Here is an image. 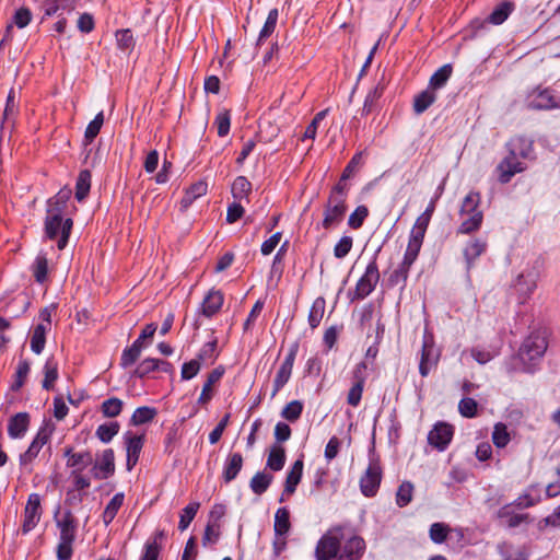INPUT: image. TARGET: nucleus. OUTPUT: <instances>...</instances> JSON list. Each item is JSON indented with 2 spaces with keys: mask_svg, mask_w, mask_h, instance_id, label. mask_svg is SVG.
Segmentation results:
<instances>
[{
  "mask_svg": "<svg viewBox=\"0 0 560 560\" xmlns=\"http://www.w3.org/2000/svg\"><path fill=\"white\" fill-rule=\"evenodd\" d=\"M59 529V542L56 555L58 560H70L73 555V542L77 536V522L70 510L61 518L56 520Z\"/></svg>",
  "mask_w": 560,
  "mask_h": 560,
  "instance_id": "1",
  "label": "nucleus"
},
{
  "mask_svg": "<svg viewBox=\"0 0 560 560\" xmlns=\"http://www.w3.org/2000/svg\"><path fill=\"white\" fill-rule=\"evenodd\" d=\"M481 196L477 191H470L463 200L460 214L466 217L458 226L457 233L470 234L478 231L483 221V213L479 209Z\"/></svg>",
  "mask_w": 560,
  "mask_h": 560,
  "instance_id": "2",
  "label": "nucleus"
},
{
  "mask_svg": "<svg viewBox=\"0 0 560 560\" xmlns=\"http://www.w3.org/2000/svg\"><path fill=\"white\" fill-rule=\"evenodd\" d=\"M73 221L70 218L63 219V217H57L46 213L44 221L45 236L48 240H56L57 247L62 250L69 241Z\"/></svg>",
  "mask_w": 560,
  "mask_h": 560,
  "instance_id": "3",
  "label": "nucleus"
},
{
  "mask_svg": "<svg viewBox=\"0 0 560 560\" xmlns=\"http://www.w3.org/2000/svg\"><path fill=\"white\" fill-rule=\"evenodd\" d=\"M342 540L343 532L341 527L328 529L317 541L315 548L316 560H338L340 542Z\"/></svg>",
  "mask_w": 560,
  "mask_h": 560,
  "instance_id": "4",
  "label": "nucleus"
},
{
  "mask_svg": "<svg viewBox=\"0 0 560 560\" xmlns=\"http://www.w3.org/2000/svg\"><path fill=\"white\" fill-rule=\"evenodd\" d=\"M548 348L546 331H533L522 343L520 358L524 364L533 365L540 360Z\"/></svg>",
  "mask_w": 560,
  "mask_h": 560,
  "instance_id": "5",
  "label": "nucleus"
},
{
  "mask_svg": "<svg viewBox=\"0 0 560 560\" xmlns=\"http://www.w3.org/2000/svg\"><path fill=\"white\" fill-rule=\"evenodd\" d=\"M527 100V107L533 110L560 109V93L551 88L537 86Z\"/></svg>",
  "mask_w": 560,
  "mask_h": 560,
  "instance_id": "6",
  "label": "nucleus"
},
{
  "mask_svg": "<svg viewBox=\"0 0 560 560\" xmlns=\"http://www.w3.org/2000/svg\"><path fill=\"white\" fill-rule=\"evenodd\" d=\"M383 479V469L378 458L371 457L369 466L360 478V490L366 498L376 495Z\"/></svg>",
  "mask_w": 560,
  "mask_h": 560,
  "instance_id": "7",
  "label": "nucleus"
},
{
  "mask_svg": "<svg viewBox=\"0 0 560 560\" xmlns=\"http://www.w3.org/2000/svg\"><path fill=\"white\" fill-rule=\"evenodd\" d=\"M380 271L376 262V256L368 264L364 273L358 280L354 289L353 300H363L370 295L380 281Z\"/></svg>",
  "mask_w": 560,
  "mask_h": 560,
  "instance_id": "8",
  "label": "nucleus"
},
{
  "mask_svg": "<svg viewBox=\"0 0 560 560\" xmlns=\"http://www.w3.org/2000/svg\"><path fill=\"white\" fill-rule=\"evenodd\" d=\"M298 351H299V343L298 342L292 343L291 347L289 348V351H288L283 362L281 363V365L275 376L272 393H271L272 398L289 382L291 374H292L293 364H294Z\"/></svg>",
  "mask_w": 560,
  "mask_h": 560,
  "instance_id": "9",
  "label": "nucleus"
},
{
  "mask_svg": "<svg viewBox=\"0 0 560 560\" xmlns=\"http://www.w3.org/2000/svg\"><path fill=\"white\" fill-rule=\"evenodd\" d=\"M440 359V351L435 348L432 337H424L421 348L419 373L425 377L436 368Z\"/></svg>",
  "mask_w": 560,
  "mask_h": 560,
  "instance_id": "10",
  "label": "nucleus"
},
{
  "mask_svg": "<svg viewBox=\"0 0 560 560\" xmlns=\"http://www.w3.org/2000/svg\"><path fill=\"white\" fill-rule=\"evenodd\" d=\"M42 516L40 509V495L38 493H32L28 495L25 509L24 518L22 524L23 534H27L33 530L38 524Z\"/></svg>",
  "mask_w": 560,
  "mask_h": 560,
  "instance_id": "11",
  "label": "nucleus"
},
{
  "mask_svg": "<svg viewBox=\"0 0 560 560\" xmlns=\"http://www.w3.org/2000/svg\"><path fill=\"white\" fill-rule=\"evenodd\" d=\"M454 435V427L446 422H438L428 434L430 445L439 451H444Z\"/></svg>",
  "mask_w": 560,
  "mask_h": 560,
  "instance_id": "12",
  "label": "nucleus"
},
{
  "mask_svg": "<svg viewBox=\"0 0 560 560\" xmlns=\"http://www.w3.org/2000/svg\"><path fill=\"white\" fill-rule=\"evenodd\" d=\"M92 475L97 480H104L115 474V454L112 448H106L98 455L92 469Z\"/></svg>",
  "mask_w": 560,
  "mask_h": 560,
  "instance_id": "13",
  "label": "nucleus"
},
{
  "mask_svg": "<svg viewBox=\"0 0 560 560\" xmlns=\"http://www.w3.org/2000/svg\"><path fill=\"white\" fill-rule=\"evenodd\" d=\"M525 170V163L508 152V155L497 166L498 180L501 184H508L515 174L522 173Z\"/></svg>",
  "mask_w": 560,
  "mask_h": 560,
  "instance_id": "14",
  "label": "nucleus"
},
{
  "mask_svg": "<svg viewBox=\"0 0 560 560\" xmlns=\"http://www.w3.org/2000/svg\"><path fill=\"white\" fill-rule=\"evenodd\" d=\"M538 273L535 271L522 272L514 281V289L518 294V302L525 303L537 288Z\"/></svg>",
  "mask_w": 560,
  "mask_h": 560,
  "instance_id": "15",
  "label": "nucleus"
},
{
  "mask_svg": "<svg viewBox=\"0 0 560 560\" xmlns=\"http://www.w3.org/2000/svg\"><path fill=\"white\" fill-rule=\"evenodd\" d=\"M419 253L420 252L407 246L402 261L400 262L398 268L395 269L389 276L388 281L392 285H396L400 282L405 283L407 281L409 270H410L412 264L418 258Z\"/></svg>",
  "mask_w": 560,
  "mask_h": 560,
  "instance_id": "16",
  "label": "nucleus"
},
{
  "mask_svg": "<svg viewBox=\"0 0 560 560\" xmlns=\"http://www.w3.org/2000/svg\"><path fill=\"white\" fill-rule=\"evenodd\" d=\"M365 550V541L359 536H351L342 544L340 542V551L338 560H359Z\"/></svg>",
  "mask_w": 560,
  "mask_h": 560,
  "instance_id": "17",
  "label": "nucleus"
},
{
  "mask_svg": "<svg viewBox=\"0 0 560 560\" xmlns=\"http://www.w3.org/2000/svg\"><path fill=\"white\" fill-rule=\"evenodd\" d=\"M431 218L424 212L417 218L409 235L408 247L420 252Z\"/></svg>",
  "mask_w": 560,
  "mask_h": 560,
  "instance_id": "18",
  "label": "nucleus"
},
{
  "mask_svg": "<svg viewBox=\"0 0 560 560\" xmlns=\"http://www.w3.org/2000/svg\"><path fill=\"white\" fill-rule=\"evenodd\" d=\"M431 218L424 212L417 218L409 235L408 247L420 252Z\"/></svg>",
  "mask_w": 560,
  "mask_h": 560,
  "instance_id": "19",
  "label": "nucleus"
},
{
  "mask_svg": "<svg viewBox=\"0 0 560 560\" xmlns=\"http://www.w3.org/2000/svg\"><path fill=\"white\" fill-rule=\"evenodd\" d=\"M508 152L514 156L522 159H534V143L533 140L524 136L513 137L506 143Z\"/></svg>",
  "mask_w": 560,
  "mask_h": 560,
  "instance_id": "20",
  "label": "nucleus"
},
{
  "mask_svg": "<svg viewBox=\"0 0 560 560\" xmlns=\"http://www.w3.org/2000/svg\"><path fill=\"white\" fill-rule=\"evenodd\" d=\"M71 195L72 190L70 188H61L54 197L48 199L46 212L48 214L63 217Z\"/></svg>",
  "mask_w": 560,
  "mask_h": 560,
  "instance_id": "21",
  "label": "nucleus"
},
{
  "mask_svg": "<svg viewBox=\"0 0 560 560\" xmlns=\"http://www.w3.org/2000/svg\"><path fill=\"white\" fill-rule=\"evenodd\" d=\"M143 447V435L126 434L127 469L131 470L138 463Z\"/></svg>",
  "mask_w": 560,
  "mask_h": 560,
  "instance_id": "22",
  "label": "nucleus"
},
{
  "mask_svg": "<svg viewBox=\"0 0 560 560\" xmlns=\"http://www.w3.org/2000/svg\"><path fill=\"white\" fill-rule=\"evenodd\" d=\"M244 458L241 453H231L228 455L223 470L222 479L225 483L233 481L243 468Z\"/></svg>",
  "mask_w": 560,
  "mask_h": 560,
  "instance_id": "23",
  "label": "nucleus"
},
{
  "mask_svg": "<svg viewBox=\"0 0 560 560\" xmlns=\"http://www.w3.org/2000/svg\"><path fill=\"white\" fill-rule=\"evenodd\" d=\"M224 295L220 290H210L201 303V314L208 318L215 315L222 307Z\"/></svg>",
  "mask_w": 560,
  "mask_h": 560,
  "instance_id": "24",
  "label": "nucleus"
},
{
  "mask_svg": "<svg viewBox=\"0 0 560 560\" xmlns=\"http://www.w3.org/2000/svg\"><path fill=\"white\" fill-rule=\"evenodd\" d=\"M165 538L163 529L156 530L144 544L143 553L140 560H158Z\"/></svg>",
  "mask_w": 560,
  "mask_h": 560,
  "instance_id": "25",
  "label": "nucleus"
},
{
  "mask_svg": "<svg viewBox=\"0 0 560 560\" xmlns=\"http://www.w3.org/2000/svg\"><path fill=\"white\" fill-rule=\"evenodd\" d=\"M304 463L303 459H296L291 466L284 482L283 494L292 495L298 485L300 483L303 475Z\"/></svg>",
  "mask_w": 560,
  "mask_h": 560,
  "instance_id": "26",
  "label": "nucleus"
},
{
  "mask_svg": "<svg viewBox=\"0 0 560 560\" xmlns=\"http://www.w3.org/2000/svg\"><path fill=\"white\" fill-rule=\"evenodd\" d=\"M49 441V433L46 429H40L26 450L24 454L21 455L20 460L21 464H27L32 462L39 453L42 447Z\"/></svg>",
  "mask_w": 560,
  "mask_h": 560,
  "instance_id": "27",
  "label": "nucleus"
},
{
  "mask_svg": "<svg viewBox=\"0 0 560 560\" xmlns=\"http://www.w3.org/2000/svg\"><path fill=\"white\" fill-rule=\"evenodd\" d=\"M487 249V243L480 238L470 240L463 249L467 269L469 270L474 261L481 256Z\"/></svg>",
  "mask_w": 560,
  "mask_h": 560,
  "instance_id": "28",
  "label": "nucleus"
},
{
  "mask_svg": "<svg viewBox=\"0 0 560 560\" xmlns=\"http://www.w3.org/2000/svg\"><path fill=\"white\" fill-rule=\"evenodd\" d=\"M223 366H218L209 373L207 381L202 386L201 394L198 398V404L207 405L212 399V386L220 381V378L223 376Z\"/></svg>",
  "mask_w": 560,
  "mask_h": 560,
  "instance_id": "29",
  "label": "nucleus"
},
{
  "mask_svg": "<svg viewBox=\"0 0 560 560\" xmlns=\"http://www.w3.org/2000/svg\"><path fill=\"white\" fill-rule=\"evenodd\" d=\"M30 416L26 412H19L13 416L8 424V433L12 439L22 438L27 431Z\"/></svg>",
  "mask_w": 560,
  "mask_h": 560,
  "instance_id": "30",
  "label": "nucleus"
},
{
  "mask_svg": "<svg viewBox=\"0 0 560 560\" xmlns=\"http://www.w3.org/2000/svg\"><path fill=\"white\" fill-rule=\"evenodd\" d=\"M497 517L503 520L510 528L517 527L522 523H528L530 521L528 514L514 513L510 504L502 506L498 511Z\"/></svg>",
  "mask_w": 560,
  "mask_h": 560,
  "instance_id": "31",
  "label": "nucleus"
},
{
  "mask_svg": "<svg viewBox=\"0 0 560 560\" xmlns=\"http://www.w3.org/2000/svg\"><path fill=\"white\" fill-rule=\"evenodd\" d=\"M515 5L512 1H502L499 3L491 14L488 16V22L493 25H500L508 20L513 12Z\"/></svg>",
  "mask_w": 560,
  "mask_h": 560,
  "instance_id": "32",
  "label": "nucleus"
},
{
  "mask_svg": "<svg viewBox=\"0 0 560 560\" xmlns=\"http://www.w3.org/2000/svg\"><path fill=\"white\" fill-rule=\"evenodd\" d=\"M347 212V209H342L339 207H324V219L322 225L325 230H329L336 225H338L342 220Z\"/></svg>",
  "mask_w": 560,
  "mask_h": 560,
  "instance_id": "33",
  "label": "nucleus"
},
{
  "mask_svg": "<svg viewBox=\"0 0 560 560\" xmlns=\"http://www.w3.org/2000/svg\"><path fill=\"white\" fill-rule=\"evenodd\" d=\"M73 8L74 0H43L42 4L44 16L55 15L60 10L70 12Z\"/></svg>",
  "mask_w": 560,
  "mask_h": 560,
  "instance_id": "34",
  "label": "nucleus"
},
{
  "mask_svg": "<svg viewBox=\"0 0 560 560\" xmlns=\"http://www.w3.org/2000/svg\"><path fill=\"white\" fill-rule=\"evenodd\" d=\"M272 480L273 476L271 474L266 471H258L250 479L249 488L255 494L261 495L268 490Z\"/></svg>",
  "mask_w": 560,
  "mask_h": 560,
  "instance_id": "35",
  "label": "nucleus"
},
{
  "mask_svg": "<svg viewBox=\"0 0 560 560\" xmlns=\"http://www.w3.org/2000/svg\"><path fill=\"white\" fill-rule=\"evenodd\" d=\"M207 184L205 182H198L192 184L180 200L182 210H186L197 198L206 195Z\"/></svg>",
  "mask_w": 560,
  "mask_h": 560,
  "instance_id": "36",
  "label": "nucleus"
},
{
  "mask_svg": "<svg viewBox=\"0 0 560 560\" xmlns=\"http://www.w3.org/2000/svg\"><path fill=\"white\" fill-rule=\"evenodd\" d=\"M124 499H125L124 493L122 492H118L107 503V505H106V508H105V510H104V512L102 514L103 523L106 526H108L114 521V518L116 517L119 509L121 508V505L124 503Z\"/></svg>",
  "mask_w": 560,
  "mask_h": 560,
  "instance_id": "37",
  "label": "nucleus"
},
{
  "mask_svg": "<svg viewBox=\"0 0 560 560\" xmlns=\"http://www.w3.org/2000/svg\"><path fill=\"white\" fill-rule=\"evenodd\" d=\"M291 528L290 512L287 508H279L275 514L273 529L277 536H285Z\"/></svg>",
  "mask_w": 560,
  "mask_h": 560,
  "instance_id": "38",
  "label": "nucleus"
},
{
  "mask_svg": "<svg viewBox=\"0 0 560 560\" xmlns=\"http://www.w3.org/2000/svg\"><path fill=\"white\" fill-rule=\"evenodd\" d=\"M285 464V451L280 445H272L270 447L268 458H267V467L273 471H279L283 468Z\"/></svg>",
  "mask_w": 560,
  "mask_h": 560,
  "instance_id": "39",
  "label": "nucleus"
},
{
  "mask_svg": "<svg viewBox=\"0 0 560 560\" xmlns=\"http://www.w3.org/2000/svg\"><path fill=\"white\" fill-rule=\"evenodd\" d=\"M326 308V301L324 298L319 296L314 300L310 313H308V325L311 328H316L319 326Z\"/></svg>",
  "mask_w": 560,
  "mask_h": 560,
  "instance_id": "40",
  "label": "nucleus"
},
{
  "mask_svg": "<svg viewBox=\"0 0 560 560\" xmlns=\"http://www.w3.org/2000/svg\"><path fill=\"white\" fill-rule=\"evenodd\" d=\"M48 330V325L38 324L35 326L31 337V349L34 353L39 354L44 350L46 343V332Z\"/></svg>",
  "mask_w": 560,
  "mask_h": 560,
  "instance_id": "41",
  "label": "nucleus"
},
{
  "mask_svg": "<svg viewBox=\"0 0 560 560\" xmlns=\"http://www.w3.org/2000/svg\"><path fill=\"white\" fill-rule=\"evenodd\" d=\"M218 340L217 339H213L207 343H205L202 346V348L200 349V351L198 352L197 354V360H199V362L201 364H205V365H211L214 363V361L217 360L218 358Z\"/></svg>",
  "mask_w": 560,
  "mask_h": 560,
  "instance_id": "42",
  "label": "nucleus"
},
{
  "mask_svg": "<svg viewBox=\"0 0 560 560\" xmlns=\"http://www.w3.org/2000/svg\"><path fill=\"white\" fill-rule=\"evenodd\" d=\"M33 276L37 283H44L48 277V259L45 254L39 253L33 265H32Z\"/></svg>",
  "mask_w": 560,
  "mask_h": 560,
  "instance_id": "43",
  "label": "nucleus"
},
{
  "mask_svg": "<svg viewBox=\"0 0 560 560\" xmlns=\"http://www.w3.org/2000/svg\"><path fill=\"white\" fill-rule=\"evenodd\" d=\"M436 100V94L431 89H427L419 93L413 101V110L416 114L425 112Z\"/></svg>",
  "mask_w": 560,
  "mask_h": 560,
  "instance_id": "44",
  "label": "nucleus"
},
{
  "mask_svg": "<svg viewBox=\"0 0 560 560\" xmlns=\"http://www.w3.org/2000/svg\"><path fill=\"white\" fill-rule=\"evenodd\" d=\"M45 377L42 386L46 390L54 388L55 382L58 380V364L54 358H48L44 366Z\"/></svg>",
  "mask_w": 560,
  "mask_h": 560,
  "instance_id": "45",
  "label": "nucleus"
},
{
  "mask_svg": "<svg viewBox=\"0 0 560 560\" xmlns=\"http://www.w3.org/2000/svg\"><path fill=\"white\" fill-rule=\"evenodd\" d=\"M142 346H140V340H135L130 347H127L120 357V365L126 369L137 362L140 358Z\"/></svg>",
  "mask_w": 560,
  "mask_h": 560,
  "instance_id": "46",
  "label": "nucleus"
},
{
  "mask_svg": "<svg viewBox=\"0 0 560 560\" xmlns=\"http://www.w3.org/2000/svg\"><path fill=\"white\" fill-rule=\"evenodd\" d=\"M91 172L89 170H82L79 173L77 185H75V198L79 201L85 199L91 188Z\"/></svg>",
  "mask_w": 560,
  "mask_h": 560,
  "instance_id": "47",
  "label": "nucleus"
},
{
  "mask_svg": "<svg viewBox=\"0 0 560 560\" xmlns=\"http://www.w3.org/2000/svg\"><path fill=\"white\" fill-rule=\"evenodd\" d=\"M415 486L411 481H402L396 491V504L399 508L407 506L413 498Z\"/></svg>",
  "mask_w": 560,
  "mask_h": 560,
  "instance_id": "48",
  "label": "nucleus"
},
{
  "mask_svg": "<svg viewBox=\"0 0 560 560\" xmlns=\"http://www.w3.org/2000/svg\"><path fill=\"white\" fill-rule=\"evenodd\" d=\"M93 464L92 453L89 451L75 453L67 460V466L73 470L82 471L84 468Z\"/></svg>",
  "mask_w": 560,
  "mask_h": 560,
  "instance_id": "49",
  "label": "nucleus"
},
{
  "mask_svg": "<svg viewBox=\"0 0 560 560\" xmlns=\"http://www.w3.org/2000/svg\"><path fill=\"white\" fill-rule=\"evenodd\" d=\"M279 18V11L278 9H271L268 13L267 20L265 21V24L262 28L260 30L257 45H260L266 38H268L276 28L277 22Z\"/></svg>",
  "mask_w": 560,
  "mask_h": 560,
  "instance_id": "50",
  "label": "nucleus"
},
{
  "mask_svg": "<svg viewBox=\"0 0 560 560\" xmlns=\"http://www.w3.org/2000/svg\"><path fill=\"white\" fill-rule=\"evenodd\" d=\"M199 508H200V503L191 502L182 510L180 515H179V523H178V529L180 532H184L185 529L188 528V526L195 518Z\"/></svg>",
  "mask_w": 560,
  "mask_h": 560,
  "instance_id": "51",
  "label": "nucleus"
},
{
  "mask_svg": "<svg viewBox=\"0 0 560 560\" xmlns=\"http://www.w3.org/2000/svg\"><path fill=\"white\" fill-rule=\"evenodd\" d=\"M492 442L498 448H504L511 441L510 433L504 423L498 422L493 427Z\"/></svg>",
  "mask_w": 560,
  "mask_h": 560,
  "instance_id": "52",
  "label": "nucleus"
},
{
  "mask_svg": "<svg viewBox=\"0 0 560 560\" xmlns=\"http://www.w3.org/2000/svg\"><path fill=\"white\" fill-rule=\"evenodd\" d=\"M122 406L124 402L121 399L117 397H110L102 402L101 411L104 415V417L115 418L120 415Z\"/></svg>",
  "mask_w": 560,
  "mask_h": 560,
  "instance_id": "53",
  "label": "nucleus"
},
{
  "mask_svg": "<svg viewBox=\"0 0 560 560\" xmlns=\"http://www.w3.org/2000/svg\"><path fill=\"white\" fill-rule=\"evenodd\" d=\"M155 416H156L155 408L147 407V406L139 407L133 411L130 421L133 425H140V424H144V423L152 421Z\"/></svg>",
  "mask_w": 560,
  "mask_h": 560,
  "instance_id": "54",
  "label": "nucleus"
},
{
  "mask_svg": "<svg viewBox=\"0 0 560 560\" xmlns=\"http://www.w3.org/2000/svg\"><path fill=\"white\" fill-rule=\"evenodd\" d=\"M452 74V66L444 65L439 68L430 78V89L435 90L442 88Z\"/></svg>",
  "mask_w": 560,
  "mask_h": 560,
  "instance_id": "55",
  "label": "nucleus"
},
{
  "mask_svg": "<svg viewBox=\"0 0 560 560\" xmlns=\"http://www.w3.org/2000/svg\"><path fill=\"white\" fill-rule=\"evenodd\" d=\"M103 124H104V113L100 112L98 114H96L94 119L89 122V125L85 129L84 141L86 143H92L94 141V139L100 133Z\"/></svg>",
  "mask_w": 560,
  "mask_h": 560,
  "instance_id": "56",
  "label": "nucleus"
},
{
  "mask_svg": "<svg viewBox=\"0 0 560 560\" xmlns=\"http://www.w3.org/2000/svg\"><path fill=\"white\" fill-rule=\"evenodd\" d=\"M119 429L120 427L118 422L104 423L98 425L95 434L103 443H109L119 432Z\"/></svg>",
  "mask_w": 560,
  "mask_h": 560,
  "instance_id": "57",
  "label": "nucleus"
},
{
  "mask_svg": "<svg viewBox=\"0 0 560 560\" xmlns=\"http://www.w3.org/2000/svg\"><path fill=\"white\" fill-rule=\"evenodd\" d=\"M160 360L153 359V358H147L143 361H141L138 366L136 368L133 375L143 378L150 373L156 371L160 369Z\"/></svg>",
  "mask_w": 560,
  "mask_h": 560,
  "instance_id": "58",
  "label": "nucleus"
},
{
  "mask_svg": "<svg viewBox=\"0 0 560 560\" xmlns=\"http://www.w3.org/2000/svg\"><path fill=\"white\" fill-rule=\"evenodd\" d=\"M458 412L464 418H475L478 415V402L470 397H465L458 402Z\"/></svg>",
  "mask_w": 560,
  "mask_h": 560,
  "instance_id": "59",
  "label": "nucleus"
},
{
  "mask_svg": "<svg viewBox=\"0 0 560 560\" xmlns=\"http://www.w3.org/2000/svg\"><path fill=\"white\" fill-rule=\"evenodd\" d=\"M384 88L381 84H377L365 96L364 104L362 107V115H369L374 106L376 101L382 96Z\"/></svg>",
  "mask_w": 560,
  "mask_h": 560,
  "instance_id": "60",
  "label": "nucleus"
},
{
  "mask_svg": "<svg viewBox=\"0 0 560 560\" xmlns=\"http://www.w3.org/2000/svg\"><path fill=\"white\" fill-rule=\"evenodd\" d=\"M303 411V404L300 400H292L285 405L281 411V416L291 422L296 421Z\"/></svg>",
  "mask_w": 560,
  "mask_h": 560,
  "instance_id": "61",
  "label": "nucleus"
},
{
  "mask_svg": "<svg viewBox=\"0 0 560 560\" xmlns=\"http://www.w3.org/2000/svg\"><path fill=\"white\" fill-rule=\"evenodd\" d=\"M450 527L444 523H433L429 529L430 539L435 544H443L448 535Z\"/></svg>",
  "mask_w": 560,
  "mask_h": 560,
  "instance_id": "62",
  "label": "nucleus"
},
{
  "mask_svg": "<svg viewBox=\"0 0 560 560\" xmlns=\"http://www.w3.org/2000/svg\"><path fill=\"white\" fill-rule=\"evenodd\" d=\"M369 215V209L366 206H358L355 210L349 215L348 224L351 229L358 230L360 229L364 220Z\"/></svg>",
  "mask_w": 560,
  "mask_h": 560,
  "instance_id": "63",
  "label": "nucleus"
},
{
  "mask_svg": "<svg viewBox=\"0 0 560 560\" xmlns=\"http://www.w3.org/2000/svg\"><path fill=\"white\" fill-rule=\"evenodd\" d=\"M250 189H252V184L244 176H238L233 182L232 194H233L234 198L242 199V198L246 197L247 194L250 191Z\"/></svg>",
  "mask_w": 560,
  "mask_h": 560,
  "instance_id": "64",
  "label": "nucleus"
}]
</instances>
